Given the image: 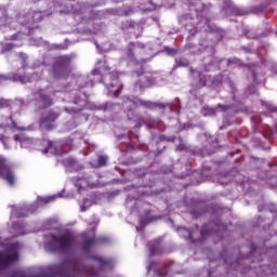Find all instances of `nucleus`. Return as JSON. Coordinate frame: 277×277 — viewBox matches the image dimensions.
Listing matches in <instances>:
<instances>
[{
    "label": "nucleus",
    "mask_w": 277,
    "mask_h": 277,
    "mask_svg": "<svg viewBox=\"0 0 277 277\" xmlns=\"http://www.w3.org/2000/svg\"><path fill=\"white\" fill-rule=\"evenodd\" d=\"M104 70H109V67H96L92 70L91 75H93V77L100 76V83H104V85H106L108 94L110 96H115V98H118L122 92L120 76L118 75V71L103 74Z\"/></svg>",
    "instance_id": "obj_1"
},
{
    "label": "nucleus",
    "mask_w": 277,
    "mask_h": 277,
    "mask_svg": "<svg viewBox=\"0 0 277 277\" xmlns=\"http://www.w3.org/2000/svg\"><path fill=\"white\" fill-rule=\"evenodd\" d=\"M75 235L72 233L67 232L62 235L50 234L48 236V241L44 242V248L48 252H58L61 254H66L72 246H75L76 241Z\"/></svg>",
    "instance_id": "obj_2"
},
{
    "label": "nucleus",
    "mask_w": 277,
    "mask_h": 277,
    "mask_svg": "<svg viewBox=\"0 0 277 277\" xmlns=\"http://www.w3.org/2000/svg\"><path fill=\"white\" fill-rule=\"evenodd\" d=\"M71 72L70 56H60L52 65L51 75L54 79H68Z\"/></svg>",
    "instance_id": "obj_3"
},
{
    "label": "nucleus",
    "mask_w": 277,
    "mask_h": 277,
    "mask_svg": "<svg viewBox=\"0 0 277 277\" xmlns=\"http://www.w3.org/2000/svg\"><path fill=\"white\" fill-rule=\"evenodd\" d=\"M0 176L6 181L10 187H14L16 183V176L14 175V171H12V167L8 162V159H5L3 156H0Z\"/></svg>",
    "instance_id": "obj_4"
},
{
    "label": "nucleus",
    "mask_w": 277,
    "mask_h": 277,
    "mask_svg": "<svg viewBox=\"0 0 277 277\" xmlns=\"http://www.w3.org/2000/svg\"><path fill=\"white\" fill-rule=\"evenodd\" d=\"M60 113L55 110H49L47 115L42 116L40 118V124L43 127V129H47V131H51V129H55V120L60 118Z\"/></svg>",
    "instance_id": "obj_5"
},
{
    "label": "nucleus",
    "mask_w": 277,
    "mask_h": 277,
    "mask_svg": "<svg viewBox=\"0 0 277 277\" xmlns=\"http://www.w3.org/2000/svg\"><path fill=\"white\" fill-rule=\"evenodd\" d=\"M18 261V252L9 254L0 253V269H8L11 265H14Z\"/></svg>",
    "instance_id": "obj_6"
},
{
    "label": "nucleus",
    "mask_w": 277,
    "mask_h": 277,
    "mask_svg": "<svg viewBox=\"0 0 277 277\" xmlns=\"http://www.w3.org/2000/svg\"><path fill=\"white\" fill-rule=\"evenodd\" d=\"M38 103L41 104V107L43 109H47V107H51L53 105V98H51V95L44 93V90H39L36 93Z\"/></svg>",
    "instance_id": "obj_7"
},
{
    "label": "nucleus",
    "mask_w": 277,
    "mask_h": 277,
    "mask_svg": "<svg viewBox=\"0 0 277 277\" xmlns=\"http://www.w3.org/2000/svg\"><path fill=\"white\" fill-rule=\"evenodd\" d=\"M135 104L144 107L145 109H149L150 111H155V109H163V104L145 100H137Z\"/></svg>",
    "instance_id": "obj_8"
},
{
    "label": "nucleus",
    "mask_w": 277,
    "mask_h": 277,
    "mask_svg": "<svg viewBox=\"0 0 277 277\" xmlns=\"http://www.w3.org/2000/svg\"><path fill=\"white\" fill-rule=\"evenodd\" d=\"M148 247L151 256H155L157 254H163V245L161 243V239H156L149 242Z\"/></svg>",
    "instance_id": "obj_9"
},
{
    "label": "nucleus",
    "mask_w": 277,
    "mask_h": 277,
    "mask_svg": "<svg viewBox=\"0 0 277 277\" xmlns=\"http://www.w3.org/2000/svg\"><path fill=\"white\" fill-rule=\"evenodd\" d=\"M101 238L96 237L84 238L82 242V250H84V252H90V248L96 246V243H101Z\"/></svg>",
    "instance_id": "obj_10"
},
{
    "label": "nucleus",
    "mask_w": 277,
    "mask_h": 277,
    "mask_svg": "<svg viewBox=\"0 0 277 277\" xmlns=\"http://www.w3.org/2000/svg\"><path fill=\"white\" fill-rule=\"evenodd\" d=\"M76 185L79 187V189H88V187H94V184L90 177H78Z\"/></svg>",
    "instance_id": "obj_11"
},
{
    "label": "nucleus",
    "mask_w": 277,
    "mask_h": 277,
    "mask_svg": "<svg viewBox=\"0 0 277 277\" xmlns=\"http://www.w3.org/2000/svg\"><path fill=\"white\" fill-rule=\"evenodd\" d=\"M23 47V43L16 44V43H3L1 45V53H8L12 51V49H18Z\"/></svg>",
    "instance_id": "obj_12"
},
{
    "label": "nucleus",
    "mask_w": 277,
    "mask_h": 277,
    "mask_svg": "<svg viewBox=\"0 0 277 277\" xmlns=\"http://www.w3.org/2000/svg\"><path fill=\"white\" fill-rule=\"evenodd\" d=\"M10 42H21L23 40V32L18 31L5 38Z\"/></svg>",
    "instance_id": "obj_13"
},
{
    "label": "nucleus",
    "mask_w": 277,
    "mask_h": 277,
    "mask_svg": "<svg viewBox=\"0 0 277 277\" xmlns=\"http://www.w3.org/2000/svg\"><path fill=\"white\" fill-rule=\"evenodd\" d=\"M175 66L177 68H187V66H189V61H187V58H176L175 60Z\"/></svg>",
    "instance_id": "obj_14"
},
{
    "label": "nucleus",
    "mask_w": 277,
    "mask_h": 277,
    "mask_svg": "<svg viewBox=\"0 0 277 277\" xmlns=\"http://www.w3.org/2000/svg\"><path fill=\"white\" fill-rule=\"evenodd\" d=\"M11 277H27V276L13 274ZM30 277H51V266L47 267V274H44V275H36V276H30Z\"/></svg>",
    "instance_id": "obj_15"
},
{
    "label": "nucleus",
    "mask_w": 277,
    "mask_h": 277,
    "mask_svg": "<svg viewBox=\"0 0 277 277\" xmlns=\"http://www.w3.org/2000/svg\"><path fill=\"white\" fill-rule=\"evenodd\" d=\"M97 163H98L100 168H103L104 166H107V157L98 156Z\"/></svg>",
    "instance_id": "obj_16"
},
{
    "label": "nucleus",
    "mask_w": 277,
    "mask_h": 277,
    "mask_svg": "<svg viewBox=\"0 0 277 277\" xmlns=\"http://www.w3.org/2000/svg\"><path fill=\"white\" fill-rule=\"evenodd\" d=\"M65 111L67 114H80V111H83V108H77V109H75V108H65Z\"/></svg>",
    "instance_id": "obj_17"
},
{
    "label": "nucleus",
    "mask_w": 277,
    "mask_h": 277,
    "mask_svg": "<svg viewBox=\"0 0 277 277\" xmlns=\"http://www.w3.org/2000/svg\"><path fill=\"white\" fill-rule=\"evenodd\" d=\"M95 261H97L101 265L105 267L109 263V260L103 259L101 256H95Z\"/></svg>",
    "instance_id": "obj_18"
},
{
    "label": "nucleus",
    "mask_w": 277,
    "mask_h": 277,
    "mask_svg": "<svg viewBox=\"0 0 277 277\" xmlns=\"http://www.w3.org/2000/svg\"><path fill=\"white\" fill-rule=\"evenodd\" d=\"M157 267H159V263L158 262H150L148 265H147V269L148 272H150L151 269H157Z\"/></svg>",
    "instance_id": "obj_19"
},
{
    "label": "nucleus",
    "mask_w": 277,
    "mask_h": 277,
    "mask_svg": "<svg viewBox=\"0 0 277 277\" xmlns=\"http://www.w3.org/2000/svg\"><path fill=\"white\" fill-rule=\"evenodd\" d=\"M54 145H55V143L49 142V143H48V148H45V149L43 150L44 155H47V153H49L50 150H53V146H54Z\"/></svg>",
    "instance_id": "obj_20"
},
{
    "label": "nucleus",
    "mask_w": 277,
    "mask_h": 277,
    "mask_svg": "<svg viewBox=\"0 0 277 277\" xmlns=\"http://www.w3.org/2000/svg\"><path fill=\"white\" fill-rule=\"evenodd\" d=\"M216 108L221 109V111H228V109H230V106H226V105H222V104H219L216 106Z\"/></svg>",
    "instance_id": "obj_21"
},
{
    "label": "nucleus",
    "mask_w": 277,
    "mask_h": 277,
    "mask_svg": "<svg viewBox=\"0 0 277 277\" xmlns=\"http://www.w3.org/2000/svg\"><path fill=\"white\" fill-rule=\"evenodd\" d=\"M207 235H213V232L209 230V232H206L205 229L201 230V237L202 239H205L207 237Z\"/></svg>",
    "instance_id": "obj_22"
},
{
    "label": "nucleus",
    "mask_w": 277,
    "mask_h": 277,
    "mask_svg": "<svg viewBox=\"0 0 277 277\" xmlns=\"http://www.w3.org/2000/svg\"><path fill=\"white\" fill-rule=\"evenodd\" d=\"M239 61H237L236 58H229L227 61V66H233V64H238Z\"/></svg>",
    "instance_id": "obj_23"
},
{
    "label": "nucleus",
    "mask_w": 277,
    "mask_h": 277,
    "mask_svg": "<svg viewBox=\"0 0 277 277\" xmlns=\"http://www.w3.org/2000/svg\"><path fill=\"white\" fill-rule=\"evenodd\" d=\"M136 75L138 77H142V75H144V67H141L140 69L136 70Z\"/></svg>",
    "instance_id": "obj_24"
},
{
    "label": "nucleus",
    "mask_w": 277,
    "mask_h": 277,
    "mask_svg": "<svg viewBox=\"0 0 277 277\" xmlns=\"http://www.w3.org/2000/svg\"><path fill=\"white\" fill-rule=\"evenodd\" d=\"M199 83L202 85V88H205V85H207V79L200 78Z\"/></svg>",
    "instance_id": "obj_25"
},
{
    "label": "nucleus",
    "mask_w": 277,
    "mask_h": 277,
    "mask_svg": "<svg viewBox=\"0 0 277 277\" xmlns=\"http://www.w3.org/2000/svg\"><path fill=\"white\" fill-rule=\"evenodd\" d=\"M72 103L74 105H79V103H81V97L77 96Z\"/></svg>",
    "instance_id": "obj_26"
},
{
    "label": "nucleus",
    "mask_w": 277,
    "mask_h": 277,
    "mask_svg": "<svg viewBox=\"0 0 277 277\" xmlns=\"http://www.w3.org/2000/svg\"><path fill=\"white\" fill-rule=\"evenodd\" d=\"M128 55H129L130 60H133V50L128 49Z\"/></svg>",
    "instance_id": "obj_27"
},
{
    "label": "nucleus",
    "mask_w": 277,
    "mask_h": 277,
    "mask_svg": "<svg viewBox=\"0 0 277 277\" xmlns=\"http://www.w3.org/2000/svg\"><path fill=\"white\" fill-rule=\"evenodd\" d=\"M6 105L4 100H0V109H3V107Z\"/></svg>",
    "instance_id": "obj_28"
},
{
    "label": "nucleus",
    "mask_w": 277,
    "mask_h": 277,
    "mask_svg": "<svg viewBox=\"0 0 277 277\" xmlns=\"http://www.w3.org/2000/svg\"><path fill=\"white\" fill-rule=\"evenodd\" d=\"M13 138L15 140V142H21L22 140H21V135H18V134H15L14 136H13Z\"/></svg>",
    "instance_id": "obj_29"
},
{
    "label": "nucleus",
    "mask_w": 277,
    "mask_h": 277,
    "mask_svg": "<svg viewBox=\"0 0 277 277\" xmlns=\"http://www.w3.org/2000/svg\"><path fill=\"white\" fill-rule=\"evenodd\" d=\"M16 217H27V214L25 213H18V214H15Z\"/></svg>",
    "instance_id": "obj_30"
},
{
    "label": "nucleus",
    "mask_w": 277,
    "mask_h": 277,
    "mask_svg": "<svg viewBox=\"0 0 277 277\" xmlns=\"http://www.w3.org/2000/svg\"><path fill=\"white\" fill-rule=\"evenodd\" d=\"M17 79L22 81V83H25V79H23V76H17Z\"/></svg>",
    "instance_id": "obj_31"
},
{
    "label": "nucleus",
    "mask_w": 277,
    "mask_h": 277,
    "mask_svg": "<svg viewBox=\"0 0 277 277\" xmlns=\"http://www.w3.org/2000/svg\"><path fill=\"white\" fill-rule=\"evenodd\" d=\"M17 131H27V128L19 127V128H17Z\"/></svg>",
    "instance_id": "obj_32"
},
{
    "label": "nucleus",
    "mask_w": 277,
    "mask_h": 277,
    "mask_svg": "<svg viewBox=\"0 0 277 277\" xmlns=\"http://www.w3.org/2000/svg\"><path fill=\"white\" fill-rule=\"evenodd\" d=\"M253 79H256V72L252 71Z\"/></svg>",
    "instance_id": "obj_33"
},
{
    "label": "nucleus",
    "mask_w": 277,
    "mask_h": 277,
    "mask_svg": "<svg viewBox=\"0 0 277 277\" xmlns=\"http://www.w3.org/2000/svg\"><path fill=\"white\" fill-rule=\"evenodd\" d=\"M188 239H194V236L192 235L190 232H189V235H188Z\"/></svg>",
    "instance_id": "obj_34"
},
{
    "label": "nucleus",
    "mask_w": 277,
    "mask_h": 277,
    "mask_svg": "<svg viewBox=\"0 0 277 277\" xmlns=\"http://www.w3.org/2000/svg\"><path fill=\"white\" fill-rule=\"evenodd\" d=\"M245 51H247V53H252L251 49H245Z\"/></svg>",
    "instance_id": "obj_35"
},
{
    "label": "nucleus",
    "mask_w": 277,
    "mask_h": 277,
    "mask_svg": "<svg viewBox=\"0 0 277 277\" xmlns=\"http://www.w3.org/2000/svg\"><path fill=\"white\" fill-rule=\"evenodd\" d=\"M3 80H5V78L0 75V81H3Z\"/></svg>",
    "instance_id": "obj_36"
},
{
    "label": "nucleus",
    "mask_w": 277,
    "mask_h": 277,
    "mask_svg": "<svg viewBox=\"0 0 277 277\" xmlns=\"http://www.w3.org/2000/svg\"><path fill=\"white\" fill-rule=\"evenodd\" d=\"M142 223L143 224H148V222L144 221V219H142Z\"/></svg>",
    "instance_id": "obj_37"
},
{
    "label": "nucleus",
    "mask_w": 277,
    "mask_h": 277,
    "mask_svg": "<svg viewBox=\"0 0 277 277\" xmlns=\"http://www.w3.org/2000/svg\"><path fill=\"white\" fill-rule=\"evenodd\" d=\"M50 200H53V197L48 198V202H50Z\"/></svg>",
    "instance_id": "obj_38"
},
{
    "label": "nucleus",
    "mask_w": 277,
    "mask_h": 277,
    "mask_svg": "<svg viewBox=\"0 0 277 277\" xmlns=\"http://www.w3.org/2000/svg\"><path fill=\"white\" fill-rule=\"evenodd\" d=\"M35 1V3H37V1H40V0H34Z\"/></svg>",
    "instance_id": "obj_39"
},
{
    "label": "nucleus",
    "mask_w": 277,
    "mask_h": 277,
    "mask_svg": "<svg viewBox=\"0 0 277 277\" xmlns=\"http://www.w3.org/2000/svg\"><path fill=\"white\" fill-rule=\"evenodd\" d=\"M144 64H146V60H143Z\"/></svg>",
    "instance_id": "obj_40"
},
{
    "label": "nucleus",
    "mask_w": 277,
    "mask_h": 277,
    "mask_svg": "<svg viewBox=\"0 0 277 277\" xmlns=\"http://www.w3.org/2000/svg\"><path fill=\"white\" fill-rule=\"evenodd\" d=\"M129 12L131 13V12H133V10H130Z\"/></svg>",
    "instance_id": "obj_41"
},
{
    "label": "nucleus",
    "mask_w": 277,
    "mask_h": 277,
    "mask_svg": "<svg viewBox=\"0 0 277 277\" xmlns=\"http://www.w3.org/2000/svg\"><path fill=\"white\" fill-rule=\"evenodd\" d=\"M129 13H126V15L128 16Z\"/></svg>",
    "instance_id": "obj_42"
}]
</instances>
